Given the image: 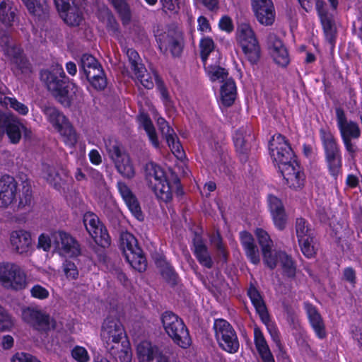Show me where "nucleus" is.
<instances>
[{
    "label": "nucleus",
    "mask_w": 362,
    "mask_h": 362,
    "mask_svg": "<svg viewBox=\"0 0 362 362\" xmlns=\"http://www.w3.org/2000/svg\"><path fill=\"white\" fill-rule=\"evenodd\" d=\"M18 197H19L17 205L18 209L30 206L32 193L28 187H24L22 194L20 195L18 190V183L13 177L4 175L0 177V208L13 207Z\"/></svg>",
    "instance_id": "obj_1"
},
{
    "label": "nucleus",
    "mask_w": 362,
    "mask_h": 362,
    "mask_svg": "<svg viewBox=\"0 0 362 362\" xmlns=\"http://www.w3.org/2000/svg\"><path fill=\"white\" fill-rule=\"evenodd\" d=\"M40 77L48 90L62 105H70L74 98L65 86L66 76L62 66L56 64L52 66L50 70L42 71Z\"/></svg>",
    "instance_id": "obj_2"
},
{
    "label": "nucleus",
    "mask_w": 362,
    "mask_h": 362,
    "mask_svg": "<svg viewBox=\"0 0 362 362\" xmlns=\"http://www.w3.org/2000/svg\"><path fill=\"white\" fill-rule=\"evenodd\" d=\"M0 285L12 291H21L28 288L29 280L25 270L13 262H0Z\"/></svg>",
    "instance_id": "obj_3"
},
{
    "label": "nucleus",
    "mask_w": 362,
    "mask_h": 362,
    "mask_svg": "<svg viewBox=\"0 0 362 362\" xmlns=\"http://www.w3.org/2000/svg\"><path fill=\"white\" fill-rule=\"evenodd\" d=\"M145 180L158 199L168 202L172 199V187L164 170L156 163L149 162L144 168Z\"/></svg>",
    "instance_id": "obj_4"
},
{
    "label": "nucleus",
    "mask_w": 362,
    "mask_h": 362,
    "mask_svg": "<svg viewBox=\"0 0 362 362\" xmlns=\"http://www.w3.org/2000/svg\"><path fill=\"white\" fill-rule=\"evenodd\" d=\"M163 328L179 346L186 349L191 344L189 332L182 319L172 312H165L161 317Z\"/></svg>",
    "instance_id": "obj_5"
},
{
    "label": "nucleus",
    "mask_w": 362,
    "mask_h": 362,
    "mask_svg": "<svg viewBox=\"0 0 362 362\" xmlns=\"http://www.w3.org/2000/svg\"><path fill=\"white\" fill-rule=\"evenodd\" d=\"M320 137L325 153V159L332 175L337 176L341 168L339 146L334 134L328 129H320Z\"/></svg>",
    "instance_id": "obj_6"
},
{
    "label": "nucleus",
    "mask_w": 362,
    "mask_h": 362,
    "mask_svg": "<svg viewBox=\"0 0 362 362\" xmlns=\"http://www.w3.org/2000/svg\"><path fill=\"white\" fill-rule=\"evenodd\" d=\"M337 124L346 150L354 156L358 148L352 140L358 139L361 136L359 125L347 119L344 110L336 109Z\"/></svg>",
    "instance_id": "obj_7"
},
{
    "label": "nucleus",
    "mask_w": 362,
    "mask_h": 362,
    "mask_svg": "<svg viewBox=\"0 0 362 362\" xmlns=\"http://www.w3.org/2000/svg\"><path fill=\"white\" fill-rule=\"evenodd\" d=\"M155 36L162 52H169L173 57H179L182 52L184 40L180 30L170 28L158 29Z\"/></svg>",
    "instance_id": "obj_8"
},
{
    "label": "nucleus",
    "mask_w": 362,
    "mask_h": 362,
    "mask_svg": "<svg viewBox=\"0 0 362 362\" xmlns=\"http://www.w3.org/2000/svg\"><path fill=\"white\" fill-rule=\"evenodd\" d=\"M101 339L109 353L115 354V349H119L122 339L125 337L124 328L117 318L107 317L103 324Z\"/></svg>",
    "instance_id": "obj_9"
},
{
    "label": "nucleus",
    "mask_w": 362,
    "mask_h": 362,
    "mask_svg": "<svg viewBox=\"0 0 362 362\" xmlns=\"http://www.w3.org/2000/svg\"><path fill=\"white\" fill-rule=\"evenodd\" d=\"M216 339L224 351L234 354L239 348V342L233 327L226 320L217 319L214 324Z\"/></svg>",
    "instance_id": "obj_10"
},
{
    "label": "nucleus",
    "mask_w": 362,
    "mask_h": 362,
    "mask_svg": "<svg viewBox=\"0 0 362 362\" xmlns=\"http://www.w3.org/2000/svg\"><path fill=\"white\" fill-rule=\"evenodd\" d=\"M80 69H82L91 85L97 90H103L107 81L100 64L94 57L85 54L81 58Z\"/></svg>",
    "instance_id": "obj_11"
},
{
    "label": "nucleus",
    "mask_w": 362,
    "mask_h": 362,
    "mask_svg": "<svg viewBox=\"0 0 362 362\" xmlns=\"http://www.w3.org/2000/svg\"><path fill=\"white\" fill-rule=\"evenodd\" d=\"M53 245L57 252L64 257H76L81 254V248L76 240L69 233L62 230L52 233Z\"/></svg>",
    "instance_id": "obj_12"
},
{
    "label": "nucleus",
    "mask_w": 362,
    "mask_h": 362,
    "mask_svg": "<svg viewBox=\"0 0 362 362\" xmlns=\"http://www.w3.org/2000/svg\"><path fill=\"white\" fill-rule=\"evenodd\" d=\"M22 319L35 329L47 332L56 328V321L42 310L26 308L22 311Z\"/></svg>",
    "instance_id": "obj_13"
},
{
    "label": "nucleus",
    "mask_w": 362,
    "mask_h": 362,
    "mask_svg": "<svg viewBox=\"0 0 362 362\" xmlns=\"http://www.w3.org/2000/svg\"><path fill=\"white\" fill-rule=\"evenodd\" d=\"M83 221L86 230L95 243L104 247L110 244V238L107 229L100 223L97 215L92 212H86Z\"/></svg>",
    "instance_id": "obj_14"
},
{
    "label": "nucleus",
    "mask_w": 362,
    "mask_h": 362,
    "mask_svg": "<svg viewBox=\"0 0 362 362\" xmlns=\"http://www.w3.org/2000/svg\"><path fill=\"white\" fill-rule=\"evenodd\" d=\"M269 146L271 156L279 166L296 160L290 145L281 134L274 135L270 141Z\"/></svg>",
    "instance_id": "obj_15"
},
{
    "label": "nucleus",
    "mask_w": 362,
    "mask_h": 362,
    "mask_svg": "<svg viewBox=\"0 0 362 362\" xmlns=\"http://www.w3.org/2000/svg\"><path fill=\"white\" fill-rule=\"evenodd\" d=\"M0 45L5 55L8 57L11 63L15 64L18 69H21L23 72L29 69L28 63L23 56L21 49L3 31H0Z\"/></svg>",
    "instance_id": "obj_16"
},
{
    "label": "nucleus",
    "mask_w": 362,
    "mask_h": 362,
    "mask_svg": "<svg viewBox=\"0 0 362 362\" xmlns=\"http://www.w3.org/2000/svg\"><path fill=\"white\" fill-rule=\"evenodd\" d=\"M252 9L257 21L262 25H272L276 11L272 0H251Z\"/></svg>",
    "instance_id": "obj_17"
},
{
    "label": "nucleus",
    "mask_w": 362,
    "mask_h": 362,
    "mask_svg": "<svg viewBox=\"0 0 362 362\" xmlns=\"http://www.w3.org/2000/svg\"><path fill=\"white\" fill-rule=\"evenodd\" d=\"M279 170L286 184L293 189L301 188L305 182V175L296 160L279 166Z\"/></svg>",
    "instance_id": "obj_18"
},
{
    "label": "nucleus",
    "mask_w": 362,
    "mask_h": 362,
    "mask_svg": "<svg viewBox=\"0 0 362 362\" xmlns=\"http://www.w3.org/2000/svg\"><path fill=\"white\" fill-rule=\"evenodd\" d=\"M270 54L275 63L281 66H286L290 62L289 55L281 40L274 33L267 37Z\"/></svg>",
    "instance_id": "obj_19"
},
{
    "label": "nucleus",
    "mask_w": 362,
    "mask_h": 362,
    "mask_svg": "<svg viewBox=\"0 0 362 362\" xmlns=\"http://www.w3.org/2000/svg\"><path fill=\"white\" fill-rule=\"evenodd\" d=\"M304 308L308 319L309 324L319 339L327 337V332L325 322L317 308L310 303H304Z\"/></svg>",
    "instance_id": "obj_20"
},
{
    "label": "nucleus",
    "mask_w": 362,
    "mask_h": 362,
    "mask_svg": "<svg viewBox=\"0 0 362 362\" xmlns=\"http://www.w3.org/2000/svg\"><path fill=\"white\" fill-rule=\"evenodd\" d=\"M117 187L122 199L125 202L132 214L138 220H143L144 215L142 214L139 201L129 186L125 182L119 181L117 183Z\"/></svg>",
    "instance_id": "obj_21"
},
{
    "label": "nucleus",
    "mask_w": 362,
    "mask_h": 362,
    "mask_svg": "<svg viewBox=\"0 0 362 362\" xmlns=\"http://www.w3.org/2000/svg\"><path fill=\"white\" fill-rule=\"evenodd\" d=\"M9 242L11 249L18 253H26L32 244V238L30 232L18 229L11 232Z\"/></svg>",
    "instance_id": "obj_22"
},
{
    "label": "nucleus",
    "mask_w": 362,
    "mask_h": 362,
    "mask_svg": "<svg viewBox=\"0 0 362 362\" xmlns=\"http://www.w3.org/2000/svg\"><path fill=\"white\" fill-rule=\"evenodd\" d=\"M251 130L248 127H241L238 129L234 136L233 141L236 151L243 158H245L250 149V141L251 140Z\"/></svg>",
    "instance_id": "obj_23"
},
{
    "label": "nucleus",
    "mask_w": 362,
    "mask_h": 362,
    "mask_svg": "<svg viewBox=\"0 0 362 362\" xmlns=\"http://www.w3.org/2000/svg\"><path fill=\"white\" fill-rule=\"evenodd\" d=\"M136 355L139 362H153L157 361L159 356H162L158 348L148 341L140 342L136 347Z\"/></svg>",
    "instance_id": "obj_24"
},
{
    "label": "nucleus",
    "mask_w": 362,
    "mask_h": 362,
    "mask_svg": "<svg viewBox=\"0 0 362 362\" xmlns=\"http://www.w3.org/2000/svg\"><path fill=\"white\" fill-rule=\"evenodd\" d=\"M254 341L255 347L263 362H275L267 342L259 327L254 329Z\"/></svg>",
    "instance_id": "obj_25"
},
{
    "label": "nucleus",
    "mask_w": 362,
    "mask_h": 362,
    "mask_svg": "<svg viewBox=\"0 0 362 362\" xmlns=\"http://www.w3.org/2000/svg\"><path fill=\"white\" fill-rule=\"evenodd\" d=\"M23 132L25 137H30L31 132L22 123L16 119H9L5 129L10 141L13 144H18Z\"/></svg>",
    "instance_id": "obj_26"
},
{
    "label": "nucleus",
    "mask_w": 362,
    "mask_h": 362,
    "mask_svg": "<svg viewBox=\"0 0 362 362\" xmlns=\"http://www.w3.org/2000/svg\"><path fill=\"white\" fill-rule=\"evenodd\" d=\"M194 254L200 264L208 269L213 267L214 262L208 248L199 236H196L194 239Z\"/></svg>",
    "instance_id": "obj_27"
},
{
    "label": "nucleus",
    "mask_w": 362,
    "mask_h": 362,
    "mask_svg": "<svg viewBox=\"0 0 362 362\" xmlns=\"http://www.w3.org/2000/svg\"><path fill=\"white\" fill-rule=\"evenodd\" d=\"M42 111L46 116L47 121L52 125L57 132L70 123L65 115L54 107H45Z\"/></svg>",
    "instance_id": "obj_28"
},
{
    "label": "nucleus",
    "mask_w": 362,
    "mask_h": 362,
    "mask_svg": "<svg viewBox=\"0 0 362 362\" xmlns=\"http://www.w3.org/2000/svg\"><path fill=\"white\" fill-rule=\"evenodd\" d=\"M247 294L262 322H267L268 321L269 313L259 291L255 287H250L247 291Z\"/></svg>",
    "instance_id": "obj_29"
},
{
    "label": "nucleus",
    "mask_w": 362,
    "mask_h": 362,
    "mask_svg": "<svg viewBox=\"0 0 362 362\" xmlns=\"http://www.w3.org/2000/svg\"><path fill=\"white\" fill-rule=\"evenodd\" d=\"M279 257L280 262L279 266L281 275L286 279H295L296 276L297 267L293 259L286 252L281 253Z\"/></svg>",
    "instance_id": "obj_30"
},
{
    "label": "nucleus",
    "mask_w": 362,
    "mask_h": 362,
    "mask_svg": "<svg viewBox=\"0 0 362 362\" xmlns=\"http://www.w3.org/2000/svg\"><path fill=\"white\" fill-rule=\"evenodd\" d=\"M221 99L225 106H230L235 101L237 88L232 78L226 79L221 87Z\"/></svg>",
    "instance_id": "obj_31"
},
{
    "label": "nucleus",
    "mask_w": 362,
    "mask_h": 362,
    "mask_svg": "<svg viewBox=\"0 0 362 362\" xmlns=\"http://www.w3.org/2000/svg\"><path fill=\"white\" fill-rule=\"evenodd\" d=\"M117 172L124 177L131 179L135 175L134 167L127 153L114 161Z\"/></svg>",
    "instance_id": "obj_32"
},
{
    "label": "nucleus",
    "mask_w": 362,
    "mask_h": 362,
    "mask_svg": "<svg viewBox=\"0 0 362 362\" xmlns=\"http://www.w3.org/2000/svg\"><path fill=\"white\" fill-rule=\"evenodd\" d=\"M137 120L139 122V126L142 127L146 132L152 145L156 148H158V139L155 128L149 117L146 114L141 112L137 117Z\"/></svg>",
    "instance_id": "obj_33"
},
{
    "label": "nucleus",
    "mask_w": 362,
    "mask_h": 362,
    "mask_svg": "<svg viewBox=\"0 0 362 362\" xmlns=\"http://www.w3.org/2000/svg\"><path fill=\"white\" fill-rule=\"evenodd\" d=\"M236 39L239 45L258 42L252 27L245 23L238 26Z\"/></svg>",
    "instance_id": "obj_34"
},
{
    "label": "nucleus",
    "mask_w": 362,
    "mask_h": 362,
    "mask_svg": "<svg viewBox=\"0 0 362 362\" xmlns=\"http://www.w3.org/2000/svg\"><path fill=\"white\" fill-rule=\"evenodd\" d=\"M137 80L147 89H151L154 86V82L159 81L156 72H148L143 65H140L136 71H134Z\"/></svg>",
    "instance_id": "obj_35"
},
{
    "label": "nucleus",
    "mask_w": 362,
    "mask_h": 362,
    "mask_svg": "<svg viewBox=\"0 0 362 362\" xmlns=\"http://www.w3.org/2000/svg\"><path fill=\"white\" fill-rule=\"evenodd\" d=\"M124 257L126 260L135 270H137L139 272H142L146 270L147 264L146 258L142 254L141 249H139V252L134 251L132 252H127V255Z\"/></svg>",
    "instance_id": "obj_36"
},
{
    "label": "nucleus",
    "mask_w": 362,
    "mask_h": 362,
    "mask_svg": "<svg viewBox=\"0 0 362 362\" xmlns=\"http://www.w3.org/2000/svg\"><path fill=\"white\" fill-rule=\"evenodd\" d=\"M245 55V57L250 64H256L261 56L260 47L258 42L239 45Z\"/></svg>",
    "instance_id": "obj_37"
},
{
    "label": "nucleus",
    "mask_w": 362,
    "mask_h": 362,
    "mask_svg": "<svg viewBox=\"0 0 362 362\" xmlns=\"http://www.w3.org/2000/svg\"><path fill=\"white\" fill-rule=\"evenodd\" d=\"M204 65L206 74L211 81L224 83L226 79L229 78H228V73L225 69L217 65L209 64L208 62L204 63Z\"/></svg>",
    "instance_id": "obj_38"
},
{
    "label": "nucleus",
    "mask_w": 362,
    "mask_h": 362,
    "mask_svg": "<svg viewBox=\"0 0 362 362\" xmlns=\"http://www.w3.org/2000/svg\"><path fill=\"white\" fill-rule=\"evenodd\" d=\"M57 132L60 134L64 144L70 148H74L78 139V134L71 123L59 129Z\"/></svg>",
    "instance_id": "obj_39"
},
{
    "label": "nucleus",
    "mask_w": 362,
    "mask_h": 362,
    "mask_svg": "<svg viewBox=\"0 0 362 362\" xmlns=\"http://www.w3.org/2000/svg\"><path fill=\"white\" fill-rule=\"evenodd\" d=\"M120 242L121 248L124 256L127 255V252H139V250L141 249L138 246L136 239L129 232H124L121 234Z\"/></svg>",
    "instance_id": "obj_40"
},
{
    "label": "nucleus",
    "mask_w": 362,
    "mask_h": 362,
    "mask_svg": "<svg viewBox=\"0 0 362 362\" xmlns=\"http://www.w3.org/2000/svg\"><path fill=\"white\" fill-rule=\"evenodd\" d=\"M42 177L55 188L60 186L62 179L58 170L53 166L43 165Z\"/></svg>",
    "instance_id": "obj_41"
},
{
    "label": "nucleus",
    "mask_w": 362,
    "mask_h": 362,
    "mask_svg": "<svg viewBox=\"0 0 362 362\" xmlns=\"http://www.w3.org/2000/svg\"><path fill=\"white\" fill-rule=\"evenodd\" d=\"M120 16L123 23H127L131 18V11L126 0H108Z\"/></svg>",
    "instance_id": "obj_42"
},
{
    "label": "nucleus",
    "mask_w": 362,
    "mask_h": 362,
    "mask_svg": "<svg viewBox=\"0 0 362 362\" xmlns=\"http://www.w3.org/2000/svg\"><path fill=\"white\" fill-rule=\"evenodd\" d=\"M60 16L64 21L71 26L78 25L83 20L81 12L76 6L71 7Z\"/></svg>",
    "instance_id": "obj_43"
},
{
    "label": "nucleus",
    "mask_w": 362,
    "mask_h": 362,
    "mask_svg": "<svg viewBox=\"0 0 362 362\" xmlns=\"http://www.w3.org/2000/svg\"><path fill=\"white\" fill-rule=\"evenodd\" d=\"M28 10L34 16H41L47 11L45 0H22Z\"/></svg>",
    "instance_id": "obj_44"
},
{
    "label": "nucleus",
    "mask_w": 362,
    "mask_h": 362,
    "mask_svg": "<svg viewBox=\"0 0 362 362\" xmlns=\"http://www.w3.org/2000/svg\"><path fill=\"white\" fill-rule=\"evenodd\" d=\"M119 349H115V354L110 353L113 357L118 359L120 362H131L132 353L129 341H122Z\"/></svg>",
    "instance_id": "obj_45"
},
{
    "label": "nucleus",
    "mask_w": 362,
    "mask_h": 362,
    "mask_svg": "<svg viewBox=\"0 0 362 362\" xmlns=\"http://www.w3.org/2000/svg\"><path fill=\"white\" fill-rule=\"evenodd\" d=\"M264 264L270 269H274L280 262L279 255L283 251H272V248L262 252Z\"/></svg>",
    "instance_id": "obj_46"
},
{
    "label": "nucleus",
    "mask_w": 362,
    "mask_h": 362,
    "mask_svg": "<svg viewBox=\"0 0 362 362\" xmlns=\"http://www.w3.org/2000/svg\"><path fill=\"white\" fill-rule=\"evenodd\" d=\"M15 13L8 6V0H0V21L6 26L11 25Z\"/></svg>",
    "instance_id": "obj_47"
},
{
    "label": "nucleus",
    "mask_w": 362,
    "mask_h": 362,
    "mask_svg": "<svg viewBox=\"0 0 362 362\" xmlns=\"http://www.w3.org/2000/svg\"><path fill=\"white\" fill-rule=\"evenodd\" d=\"M105 25L107 30L112 34H116L118 31L119 25L111 12L104 8L102 11V16L99 17Z\"/></svg>",
    "instance_id": "obj_48"
},
{
    "label": "nucleus",
    "mask_w": 362,
    "mask_h": 362,
    "mask_svg": "<svg viewBox=\"0 0 362 362\" xmlns=\"http://www.w3.org/2000/svg\"><path fill=\"white\" fill-rule=\"evenodd\" d=\"M295 228L298 241L313 235L309 224L302 218L296 219Z\"/></svg>",
    "instance_id": "obj_49"
},
{
    "label": "nucleus",
    "mask_w": 362,
    "mask_h": 362,
    "mask_svg": "<svg viewBox=\"0 0 362 362\" xmlns=\"http://www.w3.org/2000/svg\"><path fill=\"white\" fill-rule=\"evenodd\" d=\"M105 145L106 151L113 161L125 154V153L122 152L118 142L113 139L109 138L105 139Z\"/></svg>",
    "instance_id": "obj_50"
},
{
    "label": "nucleus",
    "mask_w": 362,
    "mask_h": 362,
    "mask_svg": "<svg viewBox=\"0 0 362 362\" xmlns=\"http://www.w3.org/2000/svg\"><path fill=\"white\" fill-rule=\"evenodd\" d=\"M215 48L214 40L209 37H203L199 42L200 55L203 63L207 62V59L210 53H211Z\"/></svg>",
    "instance_id": "obj_51"
},
{
    "label": "nucleus",
    "mask_w": 362,
    "mask_h": 362,
    "mask_svg": "<svg viewBox=\"0 0 362 362\" xmlns=\"http://www.w3.org/2000/svg\"><path fill=\"white\" fill-rule=\"evenodd\" d=\"M1 103L6 107L13 108L21 115H25L28 112V107L18 102L15 98L5 96L1 99Z\"/></svg>",
    "instance_id": "obj_52"
},
{
    "label": "nucleus",
    "mask_w": 362,
    "mask_h": 362,
    "mask_svg": "<svg viewBox=\"0 0 362 362\" xmlns=\"http://www.w3.org/2000/svg\"><path fill=\"white\" fill-rule=\"evenodd\" d=\"M298 244L303 254L308 258L314 257L316 249L314 244L313 235L298 240Z\"/></svg>",
    "instance_id": "obj_53"
},
{
    "label": "nucleus",
    "mask_w": 362,
    "mask_h": 362,
    "mask_svg": "<svg viewBox=\"0 0 362 362\" xmlns=\"http://www.w3.org/2000/svg\"><path fill=\"white\" fill-rule=\"evenodd\" d=\"M255 234L258 240L262 252L272 247L273 242L266 230L262 228H257L255 231Z\"/></svg>",
    "instance_id": "obj_54"
},
{
    "label": "nucleus",
    "mask_w": 362,
    "mask_h": 362,
    "mask_svg": "<svg viewBox=\"0 0 362 362\" xmlns=\"http://www.w3.org/2000/svg\"><path fill=\"white\" fill-rule=\"evenodd\" d=\"M14 326V321L7 310L0 305V332L10 331Z\"/></svg>",
    "instance_id": "obj_55"
},
{
    "label": "nucleus",
    "mask_w": 362,
    "mask_h": 362,
    "mask_svg": "<svg viewBox=\"0 0 362 362\" xmlns=\"http://www.w3.org/2000/svg\"><path fill=\"white\" fill-rule=\"evenodd\" d=\"M165 139L173 153L177 158H182L184 156V152L175 133H174L173 135H170V136L165 138Z\"/></svg>",
    "instance_id": "obj_56"
},
{
    "label": "nucleus",
    "mask_w": 362,
    "mask_h": 362,
    "mask_svg": "<svg viewBox=\"0 0 362 362\" xmlns=\"http://www.w3.org/2000/svg\"><path fill=\"white\" fill-rule=\"evenodd\" d=\"M323 27L324 33L327 41L332 45L334 42L335 28L332 25L331 20L328 16L320 18Z\"/></svg>",
    "instance_id": "obj_57"
},
{
    "label": "nucleus",
    "mask_w": 362,
    "mask_h": 362,
    "mask_svg": "<svg viewBox=\"0 0 362 362\" xmlns=\"http://www.w3.org/2000/svg\"><path fill=\"white\" fill-rule=\"evenodd\" d=\"M276 228L279 230H284L286 226L288 216L285 210L271 214Z\"/></svg>",
    "instance_id": "obj_58"
},
{
    "label": "nucleus",
    "mask_w": 362,
    "mask_h": 362,
    "mask_svg": "<svg viewBox=\"0 0 362 362\" xmlns=\"http://www.w3.org/2000/svg\"><path fill=\"white\" fill-rule=\"evenodd\" d=\"M71 356L77 362H88L90 360L87 350L81 346H76L71 350Z\"/></svg>",
    "instance_id": "obj_59"
},
{
    "label": "nucleus",
    "mask_w": 362,
    "mask_h": 362,
    "mask_svg": "<svg viewBox=\"0 0 362 362\" xmlns=\"http://www.w3.org/2000/svg\"><path fill=\"white\" fill-rule=\"evenodd\" d=\"M63 271L67 279L75 280L78 277V270L76 264L69 260H66L63 264Z\"/></svg>",
    "instance_id": "obj_60"
},
{
    "label": "nucleus",
    "mask_w": 362,
    "mask_h": 362,
    "mask_svg": "<svg viewBox=\"0 0 362 362\" xmlns=\"http://www.w3.org/2000/svg\"><path fill=\"white\" fill-rule=\"evenodd\" d=\"M267 202L268 207L271 214L285 210L281 200L274 195H269Z\"/></svg>",
    "instance_id": "obj_61"
},
{
    "label": "nucleus",
    "mask_w": 362,
    "mask_h": 362,
    "mask_svg": "<svg viewBox=\"0 0 362 362\" xmlns=\"http://www.w3.org/2000/svg\"><path fill=\"white\" fill-rule=\"evenodd\" d=\"M30 295L33 298L45 300L49 296V291L40 284H35L30 288Z\"/></svg>",
    "instance_id": "obj_62"
},
{
    "label": "nucleus",
    "mask_w": 362,
    "mask_h": 362,
    "mask_svg": "<svg viewBox=\"0 0 362 362\" xmlns=\"http://www.w3.org/2000/svg\"><path fill=\"white\" fill-rule=\"evenodd\" d=\"M11 362H41L36 357L25 352H17L11 358Z\"/></svg>",
    "instance_id": "obj_63"
},
{
    "label": "nucleus",
    "mask_w": 362,
    "mask_h": 362,
    "mask_svg": "<svg viewBox=\"0 0 362 362\" xmlns=\"http://www.w3.org/2000/svg\"><path fill=\"white\" fill-rule=\"evenodd\" d=\"M127 56L129 59V64L131 65V69L133 71H136L140 65H142L139 62L140 60V57L137 52L133 49H127L126 51Z\"/></svg>",
    "instance_id": "obj_64"
}]
</instances>
